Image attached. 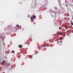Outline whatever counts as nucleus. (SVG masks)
<instances>
[{
	"instance_id": "0eeeda50",
	"label": "nucleus",
	"mask_w": 73,
	"mask_h": 73,
	"mask_svg": "<svg viewBox=\"0 0 73 73\" xmlns=\"http://www.w3.org/2000/svg\"><path fill=\"white\" fill-rule=\"evenodd\" d=\"M64 27L65 28V29H66V25H64Z\"/></svg>"
},
{
	"instance_id": "f3484780",
	"label": "nucleus",
	"mask_w": 73,
	"mask_h": 73,
	"mask_svg": "<svg viewBox=\"0 0 73 73\" xmlns=\"http://www.w3.org/2000/svg\"><path fill=\"white\" fill-rule=\"evenodd\" d=\"M60 26H61V24H60Z\"/></svg>"
},
{
	"instance_id": "4468645a",
	"label": "nucleus",
	"mask_w": 73,
	"mask_h": 73,
	"mask_svg": "<svg viewBox=\"0 0 73 73\" xmlns=\"http://www.w3.org/2000/svg\"><path fill=\"white\" fill-rule=\"evenodd\" d=\"M25 44H27V42L25 43Z\"/></svg>"
},
{
	"instance_id": "6e6552de",
	"label": "nucleus",
	"mask_w": 73,
	"mask_h": 73,
	"mask_svg": "<svg viewBox=\"0 0 73 73\" xmlns=\"http://www.w3.org/2000/svg\"><path fill=\"white\" fill-rule=\"evenodd\" d=\"M16 26L17 27H19V25H16Z\"/></svg>"
},
{
	"instance_id": "dca6fc26",
	"label": "nucleus",
	"mask_w": 73,
	"mask_h": 73,
	"mask_svg": "<svg viewBox=\"0 0 73 73\" xmlns=\"http://www.w3.org/2000/svg\"><path fill=\"white\" fill-rule=\"evenodd\" d=\"M59 3H60V4H61V2H60V1H59Z\"/></svg>"
},
{
	"instance_id": "39448f33",
	"label": "nucleus",
	"mask_w": 73,
	"mask_h": 73,
	"mask_svg": "<svg viewBox=\"0 0 73 73\" xmlns=\"http://www.w3.org/2000/svg\"><path fill=\"white\" fill-rule=\"evenodd\" d=\"M63 34V33L61 32L59 33V35H62Z\"/></svg>"
},
{
	"instance_id": "7ed1b4c3",
	"label": "nucleus",
	"mask_w": 73,
	"mask_h": 73,
	"mask_svg": "<svg viewBox=\"0 0 73 73\" xmlns=\"http://www.w3.org/2000/svg\"><path fill=\"white\" fill-rule=\"evenodd\" d=\"M6 60H4L1 63V65H3V64H4V62H6Z\"/></svg>"
},
{
	"instance_id": "1a4fd4ad",
	"label": "nucleus",
	"mask_w": 73,
	"mask_h": 73,
	"mask_svg": "<svg viewBox=\"0 0 73 73\" xmlns=\"http://www.w3.org/2000/svg\"><path fill=\"white\" fill-rule=\"evenodd\" d=\"M44 46H45V44H44L42 46V47L43 48V47H44Z\"/></svg>"
},
{
	"instance_id": "f03ea898",
	"label": "nucleus",
	"mask_w": 73,
	"mask_h": 73,
	"mask_svg": "<svg viewBox=\"0 0 73 73\" xmlns=\"http://www.w3.org/2000/svg\"><path fill=\"white\" fill-rule=\"evenodd\" d=\"M36 17V15H33L32 17H30V19H32V20H33V19H35Z\"/></svg>"
},
{
	"instance_id": "6ab92c4d",
	"label": "nucleus",
	"mask_w": 73,
	"mask_h": 73,
	"mask_svg": "<svg viewBox=\"0 0 73 73\" xmlns=\"http://www.w3.org/2000/svg\"><path fill=\"white\" fill-rule=\"evenodd\" d=\"M55 14H56V13H55Z\"/></svg>"
},
{
	"instance_id": "f8f14e48",
	"label": "nucleus",
	"mask_w": 73,
	"mask_h": 73,
	"mask_svg": "<svg viewBox=\"0 0 73 73\" xmlns=\"http://www.w3.org/2000/svg\"><path fill=\"white\" fill-rule=\"evenodd\" d=\"M71 25H73V23H72V22L71 23Z\"/></svg>"
},
{
	"instance_id": "ddd939ff",
	"label": "nucleus",
	"mask_w": 73,
	"mask_h": 73,
	"mask_svg": "<svg viewBox=\"0 0 73 73\" xmlns=\"http://www.w3.org/2000/svg\"><path fill=\"white\" fill-rule=\"evenodd\" d=\"M59 29H60V30H61V29H62V28H61V27H59Z\"/></svg>"
},
{
	"instance_id": "9b49d317",
	"label": "nucleus",
	"mask_w": 73,
	"mask_h": 73,
	"mask_svg": "<svg viewBox=\"0 0 73 73\" xmlns=\"http://www.w3.org/2000/svg\"><path fill=\"white\" fill-rule=\"evenodd\" d=\"M3 45L4 46V45H5V43L4 42H3Z\"/></svg>"
},
{
	"instance_id": "9d476101",
	"label": "nucleus",
	"mask_w": 73,
	"mask_h": 73,
	"mask_svg": "<svg viewBox=\"0 0 73 73\" xmlns=\"http://www.w3.org/2000/svg\"><path fill=\"white\" fill-rule=\"evenodd\" d=\"M30 58H32V56H31L30 57Z\"/></svg>"
},
{
	"instance_id": "a211bd4d",
	"label": "nucleus",
	"mask_w": 73,
	"mask_h": 73,
	"mask_svg": "<svg viewBox=\"0 0 73 73\" xmlns=\"http://www.w3.org/2000/svg\"><path fill=\"white\" fill-rule=\"evenodd\" d=\"M72 33H73V31L72 32Z\"/></svg>"
},
{
	"instance_id": "aec40b11",
	"label": "nucleus",
	"mask_w": 73,
	"mask_h": 73,
	"mask_svg": "<svg viewBox=\"0 0 73 73\" xmlns=\"http://www.w3.org/2000/svg\"><path fill=\"white\" fill-rule=\"evenodd\" d=\"M3 38H2V39H3Z\"/></svg>"
},
{
	"instance_id": "2eb2a0df",
	"label": "nucleus",
	"mask_w": 73,
	"mask_h": 73,
	"mask_svg": "<svg viewBox=\"0 0 73 73\" xmlns=\"http://www.w3.org/2000/svg\"><path fill=\"white\" fill-rule=\"evenodd\" d=\"M28 17H30V15H28Z\"/></svg>"
},
{
	"instance_id": "423d86ee",
	"label": "nucleus",
	"mask_w": 73,
	"mask_h": 73,
	"mask_svg": "<svg viewBox=\"0 0 73 73\" xmlns=\"http://www.w3.org/2000/svg\"><path fill=\"white\" fill-rule=\"evenodd\" d=\"M11 53H15V51L14 50H13L12 51V52H11Z\"/></svg>"
},
{
	"instance_id": "20e7f679",
	"label": "nucleus",
	"mask_w": 73,
	"mask_h": 73,
	"mask_svg": "<svg viewBox=\"0 0 73 73\" xmlns=\"http://www.w3.org/2000/svg\"><path fill=\"white\" fill-rule=\"evenodd\" d=\"M18 46L20 48H21L23 47V46L21 45H20Z\"/></svg>"
},
{
	"instance_id": "f257e3e1",
	"label": "nucleus",
	"mask_w": 73,
	"mask_h": 73,
	"mask_svg": "<svg viewBox=\"0 0 73 73\" xmlns=\"http://www.w3.org/2000/svg\"><path fill=\"white\" fill-rule=\"evenodd\" d=\"M62 42V41L61 39H59L57 40V43L59 45H61Z\"/></svg>"
}]
</instances>
